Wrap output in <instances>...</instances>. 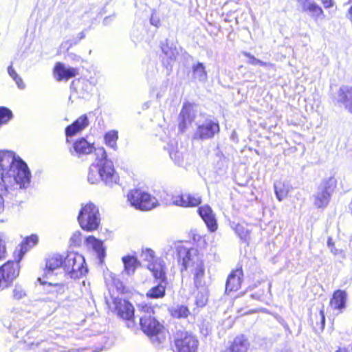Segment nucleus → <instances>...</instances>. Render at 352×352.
I'll return each instance as SVG.
<instances>
[{
  "label": "nucleus",
  "mask_w": 352,
  "mask_h": 352,
  "mask_svg": "<svg viewBox=\"0 0 352 352\" xmlns=\"http://www.w3.org/2000/svg\"><path fill=\"white\" fill-rule=\"evenodd\" d=\"M72 148L73 150H70L72 155L78 157L88 155L94 150L96 151L97 157L96 162L89 166L87 175V180L90 184H95L102 181L105 185L112 187L118 183L119 176L112 161L107 158L104 148L95 149L93 144L82 138L73 144Z\"/></svg>",
  "instance_id": "obj_1"
},
{
  "label": "nucleus",
  "mask_w": 352,
  "mask_h": 352,
  "mask_svg": "<svg viewBox=\"0 0 352 352\" xmlns=\"http://www.w3.org/2000/svg\"><path fill=\"white\" fill-rule=\"evenodd\" d=\"M1 182L7 191L9 184L15 182L20 188H27L30 183L31 174L26 163L10 151H0Z\"/></svg>",
  "instance_id": "obj_2"
},
{
  "label": "nucleus",
  "mask_w": 352,
  "mask_h": 352,
  "mask_svg": "<svg viewBox=\"0 0 352 352\" xmlns=\"http://www.w3.org/2000/svg\"><path fill=\"white\" fill-rule=\"evenodd\" d=\"M177 255L179 262L182 265V271L191 268L195 287L197 288L201 287L204 283L205 269L203 261L196 254V250L179 246Z\"/></svg>",
  "instance_id": "obj_3"
},
{
  "label": "nucleus",
  "mask_w": 352,
  "mask_h": 352,
  "mask_svg": "<svg viewBox=\"0 0 352 352\" xmlns=\"http://www.w3.org/2000/svg\"><path fill=\"white\" fill-rule=\"evenodd\" d=\"M11 317H6L3 319V324L4 327L10 329V332L14 335L16 338L21 337L23 342L30 347V349L34 350L36 352H53L52 348L47 347L49 343L46 341L37 342L36 343L30 342V335L32 334L33 332H27L23 336L24 329L22 327L24 324V321L21 318V316L19 314H14L12 317V320H10Z\"/></svg>",
  "instance_id": "obj_4"
},
{
  "label": "nucleus",
  "mask_w": 352,
  "mask_h": 352,
  "mask_svg": "<svg viewBox=\"0 0 352 352\" xmlns=\"http://www.w3.org/2000/svg\"><path fill=\"white\" fill-rule=\"evenodd\" d=\"M78 221L84 230L91 232L97 230L100 223L98 208L91 202L82 206L78 216Z\"/></svg>",
  "instance_id": "obj_5"
},
{
  "label": "nucleus",
  "mask_w": 352,
  "mask_h": 352,
  "mask_svg": "<svg viewBox=\"0 0 352 352\" xmlns=\"http://www.w3.org/2000/svg\"><path fill=\"white\" fill-rule=\"evenodd\" d=\"M63 270L73 279L79 278L87 272L84 257L76 252H69L64 258Z\"/></svg>",
  "instance_id": "obj_6"
},
{
  "label": "nucleus",
  "mask_w": 352,
  "mask_h": 352,
  "mask_svg": "<svg viewBox=\"0 0 352 352\" xmlns=\"http://www.w3.org/2000/svg\"><path fill=\"white\" fill-rule=\"evenodd\" d=\"M127 201L131 206L140 210H150L157 206L155 197L140 189L130 190L127 194Z\"/></svg>",
  "instance_id": "obj_7"
},
{
  "label": "nucleus",
  "mask_w": 352,
  "mask_h": 352,
  "mask_svg": "<svg viewBox=\"0 0 352 352\" xmlns=\"http://www.w3.org/2000/svg\"><path fill=\"white\" fill-rule=\"evenodd\" d=\"M176 352H196L199 341L190 332L177 331L174 337Z\"/></svg>",
  "instance_id": "obj_8"
},
{
  "label": "nucleus",
  "mask_w": 352,
  "mask_h": 352,
  "mask_svg": "<svg viewBox=\"0 0 352 352\" xmlns=\"http://www.w3.org/2000/svg\"><path fill=\"white\" fill-rule=\"evenodd\" d=\"M219 124L217 121L206 118L203 120L197 121L193 139L201 140L212 139L215 134L219 133Z\"/></svg>",
  "instance_id": "obj_9"
},
{
  "label": "nucleus",
  "mask_w": 352,
  "mask_h": 352,
  "mask_svg": "<svg viewBox=\"0 0 352 352\" xmlns=\"http://www.w3.org/2000/svg\"><path fill=\"white\" fill-rule=\"evenodd\" d=\"M334 189L335 182L333 179L324 182L314 195V206L318 208H326L330 201Z\"/></svg>",
  "instance_id": "obj_10"
},
{
  "label": "nucleus",
  "mask_w": 352,
  "mask_h": 352,
  "mask_svg": "<svg viewBox=\"0 0 352 352\" xmlns=\"http://www.w3.org/2000/svg\"><path fill=\"white\" fill-rule=\"evenodd\" d=\"M19 274V265L8 261L0 267V288L7 287Z\"/></svg>",
  "instance_id": "obj_11"
},
{
  "label": "nucleus",
  "mask_w": 352,
  "mask_h": 352,
  "mask_svg": "<svg viewBox=\"0 0 352 352\" xmlns=\"http://www.w3.org/2000/svg\"><path fill=\"white\" fill-rule=\"evenodd\" d=\"M143 309L144 311H146V314L140 317V326L142 331L150 337L161 330L162 326L154 317L151 316V313L153 312L151 307L145 306Z\"/></svg>",
  "instance_id": "obj_12"
},
{
  "label": "nucleus",
  "mask_w": 352,
  "mask_h": 352,
  "mask_svg": "<svg viewBox=\"0 0 352 352\" xmlns=\"http://www.w3.org/2000/svg\"><path fill=\"white\" fill-rule=\"evenodd\" d=\"M192 104L184 103L179 116V128L181 131H184L187 126L190 124L195 118L196 109Z\"/></svg>",
  "instance_id": "obj_13"
},
{
  "label": "nucleus",
  "mask_w": 352,
  "mask_h": 352,
  "mask_svg": "<svg viewBox=\"0 0 352 352\" xmlns=\"http://www.w3.org/2000/svg\"><path fill=\"white\" fill-rule=\"evenodd\" d=\"M71 89L73 93L71 94L69 99H71L74 93L78 98H87L89 96L93 89V86L87 80L77 79L72 81Z\"/></svg>",
  "instance_id": "obj_14"
},
{
  "label": "nucleus",
  "mask_w": 352,
  "mask_h": 352,
  "mask_svg": "<svg viewBox=\"0 0 352 352\" xmlns=\"http://www.w3.org/2000/svg\"><path fill=\"white\" fill-rule=\"evenodd\" d=\"M197 211L208 230L214 232L217 229V223L212 208L208 205H204L199 207Z\"/></svg>",
  "instance_id": "obj_15"
},
{
  "label": "nucleus",
  "mask_w": 352,
  "mask_h": 352,
  "mask_svg": "<svg viewBox=\"0 0 352 352\" xmlns=\"http://www.w3.org/2000/svg\"><path fill=\"white\" fill-rule=\"evenodd\" d=\"M89 124V120L86 114L80 116L72 124L65 129L67 138L72 137L86 129Z\"/></svg>",
  "instance_id": "obj_16"
},
{
  "label": "nucleus",
  "mask_w": 352,
  "mask_h": 352,
  "mask_svg": "<svg viewBox=\"0 0 352 352\" xmlns=\"http://www.w3.org/2000/svg\"><path fill=\"white\" fill-rule=\"evenodd\" d=\"M147 267L156 280H162V282L167 280L165 263L162 259L157 258L148 263Z\"/></svg>",
  "instance_id": "obj_17"
},
{
  "label": "nucleus",
  "mask_w": 352,
  "mask_h": 352,
  "mask_svg": "<svg viewBox=\"0 0 352 352\" xmlns=\"http://www.w3.org/2000/svg\"><path fill=\"white\" fill-rule=\"evenodd\" d=\"M173 203L182 207H195L201 203V198L198 195L186 193L175 197Z\"/></svg>",
  "instance_id": "obj_18"
},
{
  "label": "nucleus",
  "mask_w": 352,
  "mask_h": 352,
  "mask_svg": "<svg viewBox=\"0 0 352 352\" xmlns=\"http://www.w3.org/2000/svg\"><path fill=\"white\" fill-rule=\"evenodd\" d=\"M54 74L58 81L67 80L77 74V70L76 68L66 67L63 63H58L55 65Z\"/></svg>",
  "instance_id": "obj_19"
},
{
  "label": "nucleus",
  "mask_w": 352,
  "mask_h": 352,
  "mask_svg": "<svg viewBox=\"0 0 352 352\" xmlns=\"http://www.w3.org/2000/svg\"><path fill=\"white\" fill-rule=\"evenodd\" d=\"M301 2L303 12H307L315 21L321 19L324 12L313 0H298Z\"/></svg>",
  "instance_id": "obj_20"
},
{
  "label": "nucleus",
  "mask_w": 352,
  "mask_h": 352,
  "mask_svg": "<svg viewBox=\"0 0 352 352\" xmlns=\"http://www.w3.org/2000/svg\"><path fill=\"white\" fill-rule=\"evenodd\" d=\"M63 268V258L59 254H54L50 256L46 261V268L45 270V277L49 278L56 270Z\"/></svg>",
  "instance_id": "obj_21"
},
{
  "label": "nucleus",
  "mask_w": 352,
  "mask_h": 352,
  "mask_svg": "<svg viewBox=\"0 0 352 352\" xmlns=\"http://www.w3.org/2000/svg\"><path fill=\"white\" fill-rule=\"evenodd\" d=\"M243 271L241 269H236L228 276L226 284V292L229 293L236 291L239 289L241 283Z\"/></svg>",
  "instance_id": "obj_22"
},
{
  "label": "nucleus",
  "mask_w": 352,
  "mask_h": 352,
  "mask_svg": "<svg viewBox=\"0 0 352 352\" xmlns=\"http://www.w3.org/2000/svg\"><path fill=\"white\" fill-rule=\"evenodd\" d=\"M250 344L243 335L236 336L231 345L221 352H247Z\"/></svg>",
  "instance_id": "obj_23"
},
{
  "label": "nucleus",
  "mask_w": 352,
  "mask_h": 352,
  "mask_svg": "<svg viewBox=\"0 0 352 352\" xmlns=\"http://www.w3.org/2000/svg\"><path fill=\"white\" fill-rule=\"evenodd\" d=\"M338 101L352 113V87L344 86L338 91Z\"/></svg>",
  "instance_id": "obj_24"
},
{
  "label": "nucleus",
  "mask_w": 352,
  "mask_h": 352,
  "mask_svg": "<svg viewBox=\"0 0 352 352\" xmlns=\"http://www.w3.org/2000/svg\"><path fill=\"white\" fill-rule=\"evenodd\" d=\"M124 265L123 274L132 276L134 274L140 262L135 256L126 255L122 258Z\"/></svg>",
  "instance_id": "obj_25"
},
{
  "label": "nucleus",
  "mask_w": 352,
  "mask_h": 352,
  "mask_svg": "<svg viewBox=\"0 0 352 352\" xmlns=\"http://www.w3.org/2000/svg\"><path fill=\"white\" fill-rule=\"evenodd\" d=\"M117 310L118 315L123 319L129 320L134 316V308L128 301H120L117 306Z\"/></svg>",
  "instance_id": "obj_26"
},
{
  "label": "nucleus",
  "mask_w": 352,
  "mask_h": 352,
  "mask_svg": "<svg viewBox=\"0 0 352 352\" xmlns=\"http://www.w3.org/2000/svg\"><path fill=\"white\" fill-rule=\"evenodd\" d=\"M347 294L345 291L337 290L333 294V297L330 300L331 306L336 309L341 310L345 308V303L346 300Z\"/></svg>",
  "instance_id": "obj_27"
},
{
  "label": "nucleus",
  "mask_w": 352,
  "mask_h": 352,
  "mask_svg": "<svg viewBox=\"0 0 352 352\" xmlns=\"http://www.w3.org/2000/svg\"><path fill=\"white\" fill-rule=\"evenodd\" d=\"M157 285L151 288L146 293V296L150 298H163L166 294L167 280L162 282V280H156Z\"/></svg>",
  "instance_id": "obj_28"
},
{
  "label": "nucleus",
  "mask_w": 352,
  "mask_h": 352,
  "mask_svg": "<svg viewBox=\"0 0 352 352\" xmlns=\"http://www.w3.org/2000/svg\"><path fill=\"white\" fill-rule=\"evenodd\" d=\"M86 243L97 253L98 257L100 260L104 257L105 250L101 241L97 239L93 236H89L87 237Z\"/></svg>",
  "instance_id": "obj_29"
},
{
  "label": "nucleus",
  "mask_w": 352,
  "mask_h": 352,
  "mask_svg": "<svg viewBox=\"0 0 352 352\" xmlns=\"http://www.w3.org/2000/svg\"><path fill=\"white\" fill-rule=\"evenodd\" d=\"M274 192L277 199L280 201L285 199L289 192V186L282 182H276L274 184Z\"/></svg>",
  "instance_id": "obj_30"
},
{
  "label": "nucleus",
  "mask_w": 352,
  "mask_h": 352,
  "mask_svg": "<svg viewBox=\"0 0 352 352\" xmlns=\"http://www.w3.org/2000/svg\"><path fill=\"white\" fill-rule=\"evenodd\" d=\"M169 312L173 318H186L190 314L188 308L183 305H176L169 308Z\"/></svg>",
  "instance_id": "obj_31"
},
{
  "label": "nucleus",
  "mask_w": 352,
  "mask_h": 352,
  "mask_svg": "<svg viewBox=\"0 0 352 352\" xmlns=\"http://www.w3.org/2000/svg\"><path fill=\"white\" fill-rule=\"evenodd\" d=\"M192 77L200 82L207 80V72L203 63H197L192 65Z\"/></svg>",
  "instance_id": "obj_32"
},
{
  "label": "nucleus",
  "mask_w": 352,
  "mask_h": 352,
  "mask_svg": "<svg viewBox=\"0 0 352 352\" xmlns=\"http://www.w3.org/2000/svg\"><path fill=\"white\" fill-rule=\"evenodd\" d=\"M231 227L234 229L235 233L241 241L248 243L250 239L249 231L246 228H245L242 224L235 223L234 222L232 223Z\"/></svg>",
  "instance_id": "obj_33"
},
{
  "label": "nucleus",
  "mask_w": 352,
  "mask_h": 352,
  "mask_svg": "<svg viewBox=\"0 0 352 352\" xmlns=\"http://www.w3.org/2000/svg\"><path fill=\"white\" fill-rule=\"evenodd\" d=\"M38 281L45 287H50V289L45 288L49 293H58L61 294L64 292V285L63 284L49 282L47 280H43L41 278H38Z\"/></svg>",
  "instance_id": "obj_34"
},
{
  "label": "nucleus",
  "mask_w": 352,
  "mask_h": 352,
  "mask_svg": "<svg viewBox=\"0 0 352 352\" xmlns=\"http://www.w3.org/2000/svg\"><path fill=\"white\" fill-rule=\"evenodd\" d=\"M105 144L112 148L113 150L117 148V140L118 139V133L116 130H111L107 132L104 135Z\"/></svg>",
  "instance_id": "obj_35"
},
{
  "label": "nucleus",
  "mask_w": 352,
  "mask_h": 352,
  "mask_svg": "<svg viewBox=\"0 0 352 352\" xmlns=\"http://www.w3.org/2000/svg\"><path fill=\"white\" fill-rule=\"evenodd\" d=\"M38 242V237L36 235H32L27 237L20 245V252L21 256L25 254L28 250L35 245Z\"/></svg>",
  "instance_id": "obj_36"
},
{
  "label": "nucleus",
  "mask_w": 352,
  "mask_h": 352,
  "mask_svg": "<svg viewBox=\"0 0 352 352\" xmlns=\"http://www.w3.org/2000/svg\"><path fill=\"white\" fill-rule=\"evenodd\" d=\"M162 50L167 58V65H170L172 61L175 60L177 54L175 48L170 47L167 45H162Z\"/></svg>",
  "instance_id": "obj_37"
},
{
  "label": "nucleus",
  "mask_w": 352,
  "mask_h": 352,
  "mask_svg": "<svg viewBox=\"0 0 352 352\" xmlns=\"http://www.w3.org/2000/svg\"><path fill=\"white\" fill-rule=\"evenodd\" d=\"M8 73L9 76L16 82L17 87L20 89H24L25 85L23 82L22 78L18 75L15 69L13 68L12 65H10L8 68Z\"/></svg>",
  "instance_id": "obj_38"
},
{
  "label": "nucleus",
  "mask_w": 352,
  "mask_h": 352,
  "mask_svg": "<svg viewBox=\"0 0 352 352\" xmlns=\"http://www.w3.org/2000/svg\"><path fill=\"white\" fill-rule=\"evenodd\" d=\"M150 338L153 343L157 346L163 344L166 340V336L165 333L162 331V329H161V330H159L157 333L151 335Z\"/></svg>",
  "instance_id": "obj_39"
},
{
  "label": "nucleus",
  "mask_w": 352,
  "mask_h": 352,
  "mask_svg": "<svg viewBox=\"0 0 352 352\" xmlns=\"http://www.w3.org/2000/svg\"><path fill=\"white\" fill-rule=\"evenodd\" d=\"M208 301V295L206 289L199 292L196 296L195 303L197 307H204Z\"/></svg>",
  "instance_id": "obj_40"
},
{
  "label": "nucleus",
  "mask_w": 352,
  "mask_h": 352,
  "mask_svg": "<svg viewBox=\"0 0 352 352\" xmlns=\"http://www.w3.org/2000/svg\"><path fill=\"white\" fill-rule=\"evenodd\" d=\"M2 184H0V192L2 191ZM3 210V199L1 195H0V213ZM6 255V247L4 242L1 237H0V260L5 257Z\"/></svg>",
  "instance_id": "obj_41"
},
{
  "label": "nucleus",
  "mask_w": 352,
  "mask_h": 352,
  "mask_svg": "<svg viewBox=\"0 0 352 352\" xmlns=\"http://www.w3.org/2000/svg\"><path fill=\"white\" fill-rule=\"evenodd\" d=\"M169 155L176 164L180 165L182 164L184 157L182 153L180 151L175 149L170 150Z\"/></svg>",
  "instance_id": "obj_42"
},
{
  "label": "nucleus",
  "mask_w": 352,
  "mask_h": 352,
  "mask_svg": "<svg viewBox=\"0 0 352 352\" xmlns=\"http://www.w3.org/2000/svg\"><path fill=\"white\" fill-rule=\"evenodd\" d=\"M142 256L143 257L144 260L148 261V263L156 259L155 258V252L149 248H146L142 250Z\"/></svg>",
  "instance_id": "obj_43"
},
{
  "label": "nucleus",
  "mask_w": 352,
  "mask_h": 352,
  "mask_svg": "<svg viewBox=\"0 0 352 352\" xmlns=\"http://www.w3.org/2000/svg\"><path fill=\"white\" fill-rule=\"evenodd\" d=\"M25 296V292L21 286L16 285L13 290V297L16 300H20Z\"/></svg>",
  "instance_id": "obj_44"
},
{
  "label": "nucleus",
  "mask_w": 352,
  "mask_h": 352,
  "mask_svg": "<svg viewBox=\"0 0 352 352\" xmlns=\"http://www.w3.org/2000/svg\"><path fill=\"white\" fill-rule=\"evenodd\" d=\"M70 241L75 245H79L81 243V233L79 231H76L72 234Z\"/></svg>",
  "instance_id": "obj_45"
},
{
  "label": "nucleus",
  "mask_w": 352,
  "mask_h": 352,
  "mask_svg": "<svg viewBox=\"0 0 352 352\" xmlns=\"http://www.w3.org/2000/svg\"><path fill=\"white\" fill-rule=\"evenodd\" d=\"M243 54L249 58L248 63L252 65H257L259 63V60L256 58L253 55L247 52H243Z\"/></svg>",
  "instance_id": "obj_46"
},
{
  "label": "nucleus",
  "mask_w": 352,
  "mask_h": 352,
  "mask_svg": "<svg viewBox=\"0 0 352 352\" xmlns=\"http://www.w3.org/2000/svg\"><path fill=\"white\" fill-rule=\"evenodd\" d=\"M319 317H320L321 327H322V329H323L324 327V324H325V316H324V311L323 309L320 310Z\"/></svg>",
  "instance_id": "obj_47"
},
{
  "label": "nucleus",
  "mask_w": 352,
  "mask_h": 352,
  "mask_svg": "<svg viewBox=\"0 0 352 352\" xmlns=\"http://www.w3.org/2000/svg\"><path fill=\"white\" fill-rule=\"evenodd\" d=\"M325 8H329L333 6L332 0H320Z\"/></svg>",
  "instance_id": "obj_48"
},
{
  "label": "nucleus",
  "mask_w": 352,
  "mask_h": 352,
  "mask_svg": "<svg viewBox=\"0 0 352 352\" xmlns=\"http://www.w3.org/2000/svg\"><path fill=\"white\" fill-rule=\"evenodd\" d=\"M259 65L261 66H263V67H271V68H273L274 67V65L270 63H267V62H263L261 60H259V63L258 64Z\"/></svg>",
  "instance_id": "obj_49"
},
{
  "label": "nucleus",
  "mask_w": 352,
  "mask_h": 352,
  "mask_svg": "<svg viewBox=\"0 0 352 352\" xmlns=\"http://www.w3.org/2000/svg\"><path fill=\"white\" fill-rule=\"evenodd\" d=\"M150 21H151V25H153L155 27H157L160 24V20L157 18H155L153 15L151 16Z\"/></svg>",
  "instance_id": "obj_50"
},
{
  "label": "nucleus",
  "mask_w": 352,
  "mask_h": 352,
  "mask_svg": "<svg viewBox=\"0 0 352 352\" xmlns=\"http://www.w3.org/2000/svg\"><path fill=\"white\" fill-rule=\"evenodd\" d=\"M348 18L351 20V21L352 22V6H351V8H349V12H348Z\"/></svg>",
  "instance_id": "obj_51"
},
{
  "label": "nucleus",
  "mask_w": 352,
  "mask_h": 352,
  "mask_svg": "<svg viewBox=\"0 0 352 352\" xmlns=\"http://www.w3.org/2000/svg\"><path fill=\"white\" fill-rule=\"evenodd\" d=\"M85 36V34L84 32H80L78 34V37L79 38V40H81L82 38H84Z\"/></svg>",
  "instance_id": "obj_52"
},
{
  "label": "nucleus",
  "mask_w": 352,
  "mask_h": 352,
  "mask_svg": "<svg viewBox=\"0 0 352 352\" xmlns=\"http://www.w3.org/2000/svg\"><path fill=\"white\" fill-rule=\"evenodd\" d=\"M327 245L329 248H331V246L334 245L333 243L332 242V239L331 238H329L327 241Z\"/></svg>",
  "instance_id": "obj_53"
},
{
  "label": "nucleus",
  "mask_w": 352,
  "mask_h": 352,
  "mask_svg": "<svg viewBox=\"0 0 352 352\" xmlns=\"http://www.w3.org/2000/svg\"><path fill=\"white\" fill-rule=\"evenodd\" d=\"M330 248L331 252L332 253H333L334 254H338V250L335 248L334 245L331 246V248Z\"/></svg>",
  "instance_id": "obj_54"
},
{
  "label": "nucleus",
  "mask_w": 352,
  "mask_h": 352,
  "mask_svg": "<svg viewBox=\"0 0 352 352\" xmlns=\"http://www.w3.org/2000/svg\"><path fill=\"white\" fill-rule=\"evenodd\" d=\"M109 19H110V16L105 17L103 21L104 24H105V25L108 24Z\"/></svg>",
  "instance_id": "obj_55"
},
{
  "label": "nucleus",
  "mask_w": 352,
  "mask_h": 352,
  "mask_svg": "<svg viewBox=\"0 0 352 352\" xmlns=\"http://www.w3.org/2000/svg\"><path fill=\"white\" fill-rule=\"evenodd\" d=\"M23 255H24V254H23V255L21 256V252H19V260H18V261H17V263H18V264H19V263L20 262V260L21 259V258H22V256H23Z\"/></svg>",
  "instance_id": "obj_56"
},
{
  "label": "nucleus",
  "mask_w": 352,
  "mask_h": 352,
  "mask_svg": "<svg viewBox=\"0 0 352 352\" xmlns=\"http://www.w3.org/2000/svg\"><path fill=\"white\" fill-rule=\"evenodd\" d=\"M23 255H24V254H23V255L21 256V252H19V260H18V261H17V263H18V264H19V263L20 262V260L21 259V258H22V256H23Z\"/></svg>",
  "instance_id": "obj_57"
}]
</instances>
